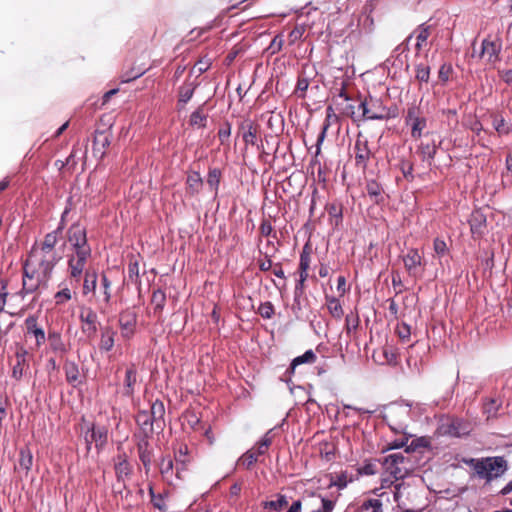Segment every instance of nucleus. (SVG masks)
I'll use <instances>...</instances> for the list:
<instances>
[{
    "mask_svg": "<svg viewBox=\"0 0 512 512\" xmlns=\"http://www.w3.org/2000/svg\"><path fill=\"white\" fill-rule=\"evenodd\" d=\"M58 240V232L53 231L45 236L44 241L41 244V251L46 254V258L41 261L39 268L43 275V279L40 282H45L56 263V256L53 252L54 246Z\"/></svg>",
    "mask_w": 512,
    "mask_h": 512,
    "instance_id": "20e7f679",
    "label": "nucleus"
},
{
    "mask_svg": "<svg viewBox=\"0 0 512 512\" xmlns=\"http://www.w3.org/2000/svg\"><path fill=\"white\" fill-rule=\"evenodd\" d=\"M271 444V438L268 433L263 437V439L258 443L256 454L263 455L267 451L269 445Z\"/></svg>",
    "mask_w": 512,
    "mask_h": 512,
    "instance_id": "8fccbe9b",
    "label": "nucleus"
},
{
    "mask_svg": "<svg viewBox=\"0 0 512 512\" xmlns=\"http://www.w3.org/2000/svg\"><path fill=\"white\" fill-rule=\"evenodd\" d=\"M283 43H284V40L281 35L275 36L270 44V48L272 49V52L275 53V52L280 51L283 46Z\"/></svg>",
    "mask_w": 512,
    "mask_h": 512,
    "instance_id": "5fc2aeb1",
    "label": "nucleus"
},
{
    "mask_svg": "<svg viewBox=\"0 0 512 512\" xmlns=\"http://www.w3.org/2000/svg\"><path fill=\"white\" fill-rule=\"evenodd\" d=\"M316 360V355L315 353L312 351V350H307L303 355L301 356H298L296 358L293 359L292 363H291V366H290V369L292 372H294L295 368L300 365V364H304V363H314Z\"/></svg>",
    "mask_w": 512,
    "mask_h": 512,
    "instance_id": "b1692460",
    "label": "nucleus"
},
{
    "mask_svg": "<svg viewBox=\"0 0 512 512\" xmlns=\"http://www.w3.org/2000/svg\"><path fill=\"white\" fill-rule=\"evenodd\" d=\"M406 123L411 127V134L414 138H419L426 127V119L421 116L420 110L412 106L407 111Z\"/></svg>",
    "mask_w": 512,
    "mask_h": 512,
    "instance_id": "0eeeda50",
    "label": "nucleus"
},
{
    "mask_svg": "<svg viewBox=\"0 0 512 512\" xmlns=\"http://www.w3.org/2000/svg\"><path fill=\"white\" fill-rule=\"evenodd\" d=\"M500 50L499 44L494 41L484 40L482 42V56L487 57L488 61L492 62L497 59Z\"/></svg>",
    "mask_w": 512,
    "mask_h": 512,
    "instance_id": "aec40b11",
    "label": "nucleus"
},
{
    "mask_svg": "<svg viewBox=\"0 0 512 512\" xmlns=\"http://www.w3.org/2000/svg\"><path fill=\"white\" fill-rule=\"evenodd\" d=\"M71 291L68 288H64L55 294L56 304H63L71 299Z\"/></svg>",
    "mask_w": 512,
    "mask_h": 512,
    "instance_id": "de8ad7c7",
    "label": "nucleus"
},
{
    "mask_svg": "<svg viewBox=\"0 0 512 512\" xmlns=\"http://www.w3.org/2000/svg\"><path fill=\"white\" fill-rule=\"evenodd\" d=\"M69 241L76 248V251L78 249L88 248L86 246L85 231L79 227L74 228L70 231Z\"/></svg>",
    "mask_w": 512,
    "mask_h": 512,
    "instance_id": "6ab92c4d",
    "label": "nucleus"
},
{
    "mask_svg": "<svg viewBox=\"0 0 512 512\" xmlns=\"http://www.w3.org/2000/svg\"><path fill=\"white\" fill-rule=\"evenodd\" d=\"M110 144V136L106 132H97L93 141V152L96 157L102 158L105 149Z\"/></svg>",
    "mask_w": 512,
    "mask_h": 512,
    "instance_id": "2eb2a0df",
    "label": "nucleus"
},
{
    "mask_svg": "<svg viewBox=\"0 0 512 512\" xmlns=\"http://www.w3.org/2000/svg\"><path fill=\"white\" fill-rule=\"evenodd\" d=\"M194 89L195 87L192 83L182 86L179 91V101L187 103L191 99Z\"/></svg>",
    "mask_w": 512,
    "mask_h": 512,
    "instance_id": "e433bc0d",
    "label": "nucleus"
},
{
    "mask_svg": "<svg viewBox=\"0 0 512 512\" xmlns=\"http://www.w3.org/2000/svg\"><path fill=\"white\" fill-rule=\"evenodd\" d=\"M96 280H97V275L95 272H86V275H85V280H84V284H83V293L84 294H87L89 292H94L95 291V288H96Z\"/></svg>",
    "mask_w": 512,
    "mask_h": 512,
    "instance_id": "473e14b6",
    "label": "nucleus"
},
{
    "mask_svg": "<svg viewBox=\"0 0 512 512\" xmlns=\"http://www.w3.org/2000/svg\"><path fill=\"white\" fill-rule=\"evenodd\" d=\"M430 76V68L428 66L419 65L416 69V78L421 82H428Z\"/></svg>",
    "mask_w": 512,
    "mask_h": 512,
    "instance_id": "c03bdc74",
    "label": "nucleus"
},
{
    "mask_svg": "<svg viewBox=\"0 0 512 512\" xmlns=\"http://www.w3.org/2000/svg\"><path fill=\"white\" fill-rule=\"evenodd\" d=\"M260 230L263 235L268 236L272 232V226L268 222H263L260 226Z\"/></svg>",
    "mask_w": 512,
    "mask_h": 512,
    "instance_id": "338daca9",
    "label": "nucleus"
},
{
    "mask_svg": "<svg viewBox=\"0 0 512 512\" xmlns=\"http://www.w3.org/2000/svg\"><path fill=\"white\" fill-rule=\"evenodd\" d=\"M84 440L87 445V450L91 449V445L94 443L96 448H101L107 441V431L104 428L100 427H87V430L84 434Z\"/></svg>",
    "mask_w": 512,
    "mask_h": 512,
    "instance_id": "9b49d317",
    "label": "nucleus"
},
{
    "mask_svg": "<svg viewBox=\"0 0 512 512\" xmlns=\"http://www.w3.org/2000/svg\"><path fill=\"white\" fill-rule=\"evenodd\" d=\"M24 365L21 364L20 356H17V363L13 366V377L19 379L23 375Z\"/></svg>",
    "mask_w": 512,
    "mask_h": 512,
    "instance_id": "13d9d810",
    "label": "nucleus"
},
{
    "mask_svg": "<svg viewBox=\"0 0 512 512\" xmlns=\"http://www.w3.org/2000/svg\"><path fill=\"white\" fill-rule=\"evenodd\" d=\"M393 486L394 481L389 478H383L381 486L373 491L374 495L379 499V501H381L384 510H388L389 508L393 509Z\"/></svg>",
    "mask_w": 512,
    "mask_h": 512,
    "instance_id": "1a4fd4ad",
    "label": "nucleus"
},
{
    "mask_svg": "<svg viewBox=\"0 0 512 512\" xmlns=\"http://www.w3.org/2000/svg\"><path fill=\"white\" fill-rule=\"evenodd\" d=\"M412 444L404 452L389 454L383 460L385 472L393 476L395 481L403 479L413 470V462L409 457Z\"/></svg>",
    "mask_w": 512,
    "mask_h": 512,
    "instance_id": "f03ea898",
    "label": "nucleus"
},
{
    "mask_svg": "<svg viewBox=\"0 0 512 512\" xmlns=\"http://www.w3.org/2000/svg\"><path fill=\"white\" fill-rule=\"evenodd\" d=\"M386 417L393 424L402 426L411 417V406L406 403H394L387 409Z\"/></svg>",
    "mask_w": 512,
    "mask_h": 512,
    "instance_id": "423d86ee",
    "label": "nucleus"
},
{
    "mask_svg": "<svg viewBox=\"0 0 512 512\" xmlns=\"http://www.w3.org/2000/svg\"><path fill=\"white\" fill-rule=\"evenodd\" d=\"M90 255L89 248H82L76 251V254L72 256L69 260V267L71 270V276L74 278H78L86 264V260Z\"/></svg>",
    "mask_w": 512,
    "mask_h": 512,
    "instance_id": "f8f14e48",
    "label": "nucleus"
},
{
    "mask_svg": "<svg viewBox=\"0 0 512 512\" xmlns=\"http://www.w3.org/2000/svg\"><path fill=\"white\" fill-rule=\"evenodd\" d=\"M404 267L408 274L413 278H418L422 275L424 263L422 256L417 249L411 248L402 257Z\"/></svg>",
    "mask_w": 512,
    "mask_h": 512,
    "instance_id": "39448f33",
    "label": "nucleus"
},
{
    "mask_svg": "<svg viewBox=\"0 0 512 512\" xmlns=\"http://www.w3.org/2000/svg\"><path fill=\"white\" fill-rule=\"evenodd\" d=\"M345 409H353L359 414H373L376 412V408H364V407H354L351 405H345Z\"/></svg>",
    "mask_w": 512,
    "mask_h": 512,
    "instance_id": "bf43d9fd",
    "label": "nucleus"
},
{
    "mask_svg": "<svg viewBox=\"0 0 512 512\" xmlns=\"http://www.w3.org/2000/svg\"><path fill=\"white\" fill-rule=\"evenodd\" d=\"M218 183H219V179H218L217 172L216 171L211 172L209 174L208 184L211 187H217Z\"/></svg>",
    "mask_w": 512,
    "mask_h": 512,
    "instance_id": "0e129e2a",
    "label": "nucleus"
},
{
    "mask_svg": "<svg viewBox=\"0 0 512 512\" xmlns=\"http://www.w3.org/2000/svg\"><path fill=\"white\" fill-rule=\"evenodd\" d=\"M452 68L450 65H442L439 69L438 76L443 82L448 81Z\"/></svg>",
    "mask_w": 512,
    "mask_h": 512,
    "instance_id": "864d4df0",
    "label": "nucleus"
},
{
    "mask_svg": "<svg viewBox=\"0 0 512 512\" xmlns=\"http://www.w3.org/2000/svg\"><path fill=\"white\" fill-rule=\"evenodd\" d=\"M115 472L118 480L124 481L131 473L130 464L125 454L118 455L115 460Z\"/></svg>",
    "mask_w": 512,
    "mask_h": 512,
    "instance_id": "f3484780",
    "label": "nucleus"
},
{
    "mask_svg": "<svg viewBox=\"0 0 512 512\" xmlns=\"http://www.w3.org/2000/svg\"><path fill=\"white\" fill-rule=\"evenodd\" d=\"M258 312L263 318L269 319L274 313L273 305L270 302L263 303L259 306Z\"/></svg>",
    "mask_w": 512,
    "mask_h": 512,
    "instance_id": "37998d69",
    "label": "nucleus"
},
{
    "mask_svg": "<svg viewBox=\"0 0 512 512\" xmlns=\"http://www.w3.org/2000/svg\"><path fill=\"white\" fill-rule=\"evenodd\" d=\"M360 474L374 475L376 473V465L373 463H366L359 469Z\"/></svg>",
    "mask_w": 512,
    "mask_h": 512,
    "instance_id": "4d7b16f0",
    "label": "nucleus"
},
{
    "mask_svg": "<svg viewBox=\"0 0 512 512\" xmlns=\"http://www.w3.org/2000/svg\"><path fill=\"white\" fill-rule=\"evenodd\" d=\"M301 509H302V501L297 500L292 503V505L290 506V508L288 509L287 512H301Z\"/></svg>",
    "mask_w": 512,
    "mask_h": 512,
    "instance_id": "69168bd1",
    "label": "nucleus"
},
{
    "mask_svg": "<svg viewBox=\"0 0 512 512\" xmlns=\"http://www.w3.org/2000/svg\"><path fill=\"white\" fill-rule=\"evenodd\" d=\"M48 342H49L50 347L53 350L57 351V350L62 349L61 337L57 332H52L49 334Z\"/></svg>",
    "mask_w": 512,
    "mask_h": 512,
    "instance_id": "79ce46f5",
    "label": "nucleus"
},
{
    "mask_svg": "<svg viewBox=\"0 0 512 512\" xmlns=\"http://www.w3.org/2000/svg\"><path fill=\"white\" fill-rule=\"evenodd\" d=\"M332 118L336 119V115H335V113H334L333 108L329 106V107L327 108V119H326V120H327V124H325V125L323 126L322 131H321V133L319 134L318 139H317V146H318V147H319L320 143H322V142H323V140H324V138H325V134H326V131H327V128H328L329 122H330V120H331Z\"/></svg>",
    "mask_w": 512,
    "mask_h": 512,
    "instance_id": "a19ab883",
    "label": "nucleus"
},
{
    "mask_svg": "<svg viewBox=\"0 0 512 512\" xmlns=\"http://www.w3.org/2000/svg\"><path fill=\"white\" fill-rule=\"evenodd\" d=\"M459 426H460V422L459 421H453L452 424H451V427L449 429V433L454 435V436H461L462 434H464L465 432L464 431H461L459 429Z\"/></svg>",
    "mask_w": 512,
    "mask_h": 512,
    "instance_id": "680f3d73",
    "label": "nucleus"
},
{
    "mask_svg": "<svg viewBox=\"0 0 512 512\" xmlns=\"http://www.w3.org/2000/svg\"><path fill=\"white\" fill-rule=\"evenodd\" d=\"M366 189H367V193L371 197L377 198V197L381 196V194H382L381 186L378 183L374 182V181L369 182L367 184Z\"/></svg>",
    "mask_w": 512,
    "mask_h": 512,
    "instance_id": "09e8293b",
    "label": "nucleus"
},
{
    "mask_svg": "<svg viewBox=\"0 0 512 512\" xmlns=\"http://www.w3.org/2000/svg\"><path fill=\"white\" fill-rule=\"evenodd\" d=\"M360 108L362 109V117L365 119L381 120L387 116L385 107L378 100L372 98L361 102Z\"/></svg>",
    "mask_w": 512,
    "mask_h": 512,
    "instance_id": "6e6552de",
    "label": "nucleus"
},
{
    "mask_svg": "<svg viewBox=\"0 0 512 512\" xmlns=\"http://www.w3.org/2000/svg\"><path fill=\"white\" fill-rule=\"evenodd\" d=\"M185 420L193 430H198L200 427V418L194 412H187Z\"/></svg>",
    "mask_w": 512,
    "mask_h": 512,
    "instance_id": "a18cd8bd",
    "label": "nucleus"
},
{
    "mask_svg": "<svg viewBox=\"0 0 512 512\" xmlns=\"http://www.w3.org/2000/svg\"><path fill=\"white\" fill-rule=\"evenodd\" d=\"M493 126L495 130L500 134L508 133V128L503 118L495 117L493 120Z\"/></svg>",
    "mask_w": 512,
    "mask_h": 512,
    "instance_id": "3c124183",
    "label": "nucleus"
},
{
    "mask_svg": "<svg viewBox=\"0 0 512 512\" xmlns=\"http://www.w3.org/2000/svg\"><path fill=\"white\" fill-rule=\"evenodd\" d=\"M153 306H154V310L155 311H162L164 305H165V302H166V295L165 293L158 289V290H155L153 292V295H152V300H151Z\"/></svg>",
    "mask_w": 512,
    "mask_h": 512,
    "instance_id": "7c9ffc66",
    "label": "nucleus"
},
{
    "mask_svg": "<svg viewBox=\"0 0 512 512\" xmlns=\"http://www.w3.org/2000/svg\"><path fill=\"white\" fill-rule=\"evenodd\" d=\"M137 382V374L136 369L132 365L126 370L125 380H124V393L128 396L132 395L134 392V385Z\"/></svg>",
    "mask_w": 512,
    "mask_h": 512,
    "instance_id": "412c9836",
    "label": "nucleus"
},
{
    "mask_svg": "<svg viewBox=\"0 0 512 512\" xmlns=\"http://www.w3.org/2000/svg\"><path fill=\"white\" fill-rule=\"evenodd\" d=\"M136 422L145 437L153 433L155 421L148 411H139L136 415Z\"/></svg>",
    "mask_w": 512,
    "mask_h": 512,
    "instance_id": "4468645a",
    "label": "nucleus"
},
{
    "mask_svg": "<svg viewBox=\"0 0 512 512\" xmlns=\"http://www.w3.org/2000/svg\"><path fill=\"white\" fill-rule=\"evenodd\" d=\"M272 267V262L269 259L259 261V268L262 271H268Z\"/></svg>",
    "mask_w": 512,
    "mask_h": 512,
    "instance_id": "774afa93",
    "label": "nucleus"
},
{
    "mask_svg": "<svg viewBox=\"0 0 512 512\" xmlns=\"http://www.w3.org/2000/svg\"><path fill=\"white\" fill-rule=\"evenodd\" d=\"M470 465L478 477L488 482L500 477L506 470V461L502 457H488L481 460L471 459Z\"/></svg>",
    "mask_w": 512,
    "mask_h": 512,
    "instance_id": "7ed1b4c3",
    "label": "nucleus"
},
{
    "mask_svg": "<svg viewBox=\"0 0 512 512\" xmlns=\"http://www.w3.org/2000/svg\"><path fill=\"white\" fill-rule=\"evenodd\" d=\"M356 160L358 163H364L369 157V151L366 149V146L363 148L360 147L359 144L356 145Z\"/></svg>",
    "mask_w": 512,
    "mask_h": 512,
    "instance_id": "603ef678",
    "label": "nucleus"
},
{
    "mask_svg": "<svg viewBox=\"0 0 512 512\" xmlns=\"http://www.w3.org/2000/svg\"><path fill=\"white\" fill-rule=\"evenodd\" d=\"M434 255L441 259L443 256L449 253V248L446 242L441 238H435L433 241Z\"/></svg>",
    "mask_w": 512,
    "mask_h": 512,
    "instance_id": "c756f323",
    "label": "nucleus"
},
{
    "mask_svg": "<svg viewBox=\"0 0 512 512\" xmlns=\"http://www.w3.org/2000/svg\"><path fill=\"white\" fill-rule=\"evenodd\" d=\"M288 505L287 498L284 495H279L275 501H267L264 503L265 508L274 509L280 511L283 507Z\"/></svg>",
    "mask_w": 512,
    "mask_h": 512,
    "instance_id": "58836bf2",
    "label": "nucleus"
},
{
    "mask_svg": "<svg viewBox=\"0 0 512 512\" xmlns=\"http://www.w3.org/2000/svg\"><path fill=\"white\" fill-rule=\"evenodd\" d=\"M243 140L248 145H255L257 139V130L251 123L242 125Z\"/></svg>",
    "mask_w": 512,
    "mask_h": 512,
    "instance_id": "393cba45",
    "label": "nucleus"
},
{
    "mask_svg": "<svg viewBox=\"0 0 512 512\" xmlns=\"http://www.w3.org/2000/svg\"><path fill=\"white\" fill-rule=\"evenodd\" d=\"M66 375L69 382L77 381L78 379V371L74 365L66 366Z\"/></svg>",
    "mask_w": 512,
    "mask_h": 512,
    "instance_id": "6e6d98bb",
    "label": "nucleus"
},
{
    "mask_svg": "<svg viewBox=\"0 0 512 512\" xmlns=\"http://www.w3.org/2000/svg\"><path fill=\"white\" fill-rule=\"evenodd\" d=\"M311 502L313 505L320 504L321 508L317 510H313L311 512H332L334 508V502L332 500L323 498L319 495L312 494L307 499H304V503L307 505V502Z\"/></svg>",
    "mask_w": 512,
    "mask_h": 512,
    "instance_id": "a211bd4d",
    "label": "nucleus"
},
{
    "mask_svg": "<svg viewBox=\"0 0 512 512\" xmlns=\"http://www.w3.org/2000/svg\"><path fill=\"white\" fill-rule=\"evenodd\" d=\"M148 437L142 438L137 445L139 458L145 467L146 471L149 470L151 461H152V453L149 447Z\"/></svg>",
    "mask_w": 512,
    "mask_h": 512,
    "instance_id": "dca6fc26",
    "label": "nucleus"
},
{
    "mask_svg": "<svg viewBox=\"0 0 512 512\" xmlns=\"http://www.w3.org/2000/svg\"><path fill=\"white\" fill-rule=\"evenodd\" d=\"M152 418L155 421L157 427H160V424L163 422V417L165 414V408L162 402L156 401L151 405L150 411H148Z\"/></svg>",
    "mask_w": 512,
    "mask_h": 512,
    "instance_id": "5701e85b",
    "label": "nucleus"
},
{
    "mask_svg": "<svg viewBox=\"0 0 512 512\" xmlns=\"http://www.w3.org/2000/svg\"><path fill=\"white\" fill-rule=\"evenodd\" d=\"M257 454L253 450L247 451L240 459L239 464L244 465L246 468H250L257 461Z\"/></svg>",
    "mask_w": 512,
    "mask_h": 512,
    "instance_id": "ea45409f",
    "label": "nucleus"
},
{
    "mask_svg": "<svg viewBox=\"0 0 512 512\" xmlns=\"http://www.w3.org/2000/svg\"><path fill=\"white\" fill-rule=\"evenodd\" d=\"M393 502L398 512H421L427 506L425 490L415 481L395 483Z\"/></svg>",
    "mask_w": 512,
    "mask_h": 512,
    "instance_id": "f257e3e1",
    "label": "nucleus"
},
{
    "mask_svg": "<svg viewBox=\"0 0 512 512\" xmlns=\"http://www.w3.org/2000/svg\"><path fill=\"white\" fill-rule=\"evenodd\" d=\"M34 337L38 345L45 342V333L42 329L34 327Z\"/></svg>",
    "mask_w": 512,
    "mask_h": 512,
    "instance_id": "e2e57ef3",
    "label": "nucleus"
},
{
    "mask_svg": "<svg viewBox=\"0 0 512 512\" xmlns=\"http://www.w3.org/2000/svg\"><path fill=\"white\" fill-rule=\"evenodd\" d=\"M116 332L113 331L111 328L106 327L102 331L101 335V341H100V349L109 351L114 346V337Z\"/></svg>",
    "mask_w": 512,
    "mask_h": 512,
    "instance_id": "4be33fe9",
    "label": "nucleus"
},
{
    "mask_svg": "<svg viewBox=\"0 0 512 512\" xmlns=\"http://www.w3.org/2000/svg\"><path fill=\"white\" fill-rule=\"evenodd\" d=\"M484 224H485L484 216L478 211L474 212L470 219L471 230L473 232H480V230Z\"/></svg>",
    "mask_w": 512,
    "mask_h": 512,
    "instance_id": "f704fd0d",
    "label": "nucleus"
},
{
    "mask_svg": "<svg viewBox=\"0 0 512 512\" xmlns=\"http://www.w3.org/2000/svg\"><path fill=\"white\" fill-rule=\"evenodd\" d=\"M32 465V454L30 450L27 448L26 450H22L20 453L19 459V469L25 471L26 476L29 474L30 467Z\"/></svg>",
    "mask_w": 512,
    "mask_h": 512,
    "instance_id": "cd10ccee",
    "label": "nucleus"
},
{
    "mask_svg": "<svg viewBox=\"0 0 512 512\" xmlns=\"http://www.w3.org/2000/svg\"><path fill=\"white\" fill-rule=\"evenodd\" d=\"M500 404L495 399H490L484 404V413L487 415V419L493 418L497 415Z\"/></svg>",
    "mask_w": 512,
    "mask_h": 512,
    "instance_id": "4c0bfd02",
    "label": "nucleus"
},
{
    "mask_svg": "<svg viewBox=\"0 0 512 512\" xmlns=\"http://www.w3.org/2000/svg\"><path fill=\"white\" fill-rule=\"evenodd\" d=\"M327 308L334 318L340 319L342 317L343 309L338 299L327 298Z\"/></svg>",
    "mask_w": 512,
    "mask_h": 512,
    "instance_id": "c85d7f7f",
    "label": "nucleus"
},
{
    "mask_svg": "<svg viewBox=\"0 0 512 512\" xmlns=\"http://www.w3.org/2000/svg\"><path fill=\"white\" fill-rule=\"evenodd\" d=\"M205 121L206 117L200 111H195L194 113H192L190 118L191 125L197 127L205 126Z\"/></svg>",
    "mask_w": 512,
    "mask_h": 512,
    "instance_id": "49530a36",
    "label": "nucleus"
},
{
    "mask_svg": "<svg viewBox=\"0 0 512 512\" xmlns=\"http://www.w3.org/2000/svg\"><path fill=\"white\" fill-rule=\"evenodd\" d=\"M80 320L83 324L82 329L88 335H94L97 331V314L91 308H82Z\"/></svg>",
    "mask_w": 512,
    "mask_h": 512,
    "instance_id": "ddd939ff",
    "label": "nucleus"
},
{
    "mask_svg": "<svg viewBox=\"0 0 512 512\" xmlns=\"http://www.w3.org/2000/svg\"><path fill=\"white\" fill-rule=\"evenodd\" d=\"M361 509L365 511H371V512H384V508L382 507L381 501L375 496L372 498H368L365 501H363L361 505Z\"/></svg>",
    "mask_w": 512,
    "mask_h": 512,
    "instance_id": "a878e982",
    "label": "nucleus"
},
{
    "mask_svg": "<svg viewBox=\"0 0 512 512\" xmlns=\"http://www.w3.org/2000/svg\"><path fill=\"white\" fill-rule=\"evenodd\" d=\"M416 49L420 51L427 44V39L430 35V31L428 27L420 26L416 31Z\"/></svg>",
    "mask_w": 512,
    "mask_h": 512,
    "instance_id": "bb28decb",
    "label": "nucleus"
},
{
    "mask_svg": "<svg viewBox=\"0 0 512 512\" xmlns=\"http://www.w3.org/2000/svg\"><path fill=\"white\" fill-rule=\"evenodd\" d=\"M187 185L192 192H198L202 186V179L200 174L197 172H192L189 174L187 177Z\"/></svg>",
    "mask_w": 512,
    "mask_h": 512,
    "instance_id": "72a5a7b5",
    "label": "nucleus"
},
{
    "mask_svg": "<svg viewBox=\"0 0 512 512\" xmlns=\"http://www.w3.org/2000/svg\"><path fill=\"white\" fill-rule=\"evenodd\" d=\"M102 287L103 291L100 295L97 296V301L100 303L108 304L111 298L110 294V282L108 281L105 275L102 276Z\"/></svg>",
    "mask_w": 512,
    "mask_h": 512,
    "instance_id": "2f4dec72",
    "label": "nucleus"
},
{
    "mask_svg": "<svg viewBox=\"0 0 512 512\" xmlns=\"http://www.w3.org/2000/svg\"><path fill=\"white\" fill-rule=\"evenodd\" d=\"M172 470H173V462L170 458L165 459L163 458L160 463V472L164 479L167 481H171L172 476Z\"/></svg>",
    "mask_w": 512,
    "mask_h": 512,
    "instance_id": "c9c22d12",
    "label": "nucleus"
},
{
    "mask_svg": "<svg viewBox=\"0 0 512 512\" xmlns=\"http://www.w3.org/2000/svg\"><path fill=\"white\" fill-rule=\"evenodd\" d=\"M137 314L133 309L123 311L119 317L121 335L124 338H131L135 332Z\"/></svg>",
    "mask_w": 512,
    "mask_h": 512,
    "instance_id": "9d476101",
    "label": "nucleus"
},
{
    "mask_svg": "<svg viewBox=\"0 0 512 512\" xmlns=\"http://www.w3.org/2000/svg\"><path fill=\"white\" fill-rule=\"evenodd\" d=\"M300 270H307L310 267V256L306 253H302L300 257V264H299Z\"/></svg>",
    "mask_w": 512,
    "mask_h": 512,
    "instance_id": "052dcab7",
    "label": "nucleus"
}]
</instances>
